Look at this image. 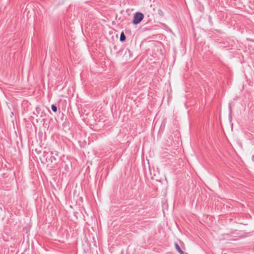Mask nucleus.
<instances>
[{"label":"nucleus","mask_w":254,"mask_h":254,"mask_svg":"<svg viewBox=\"0 0 254 254\" xmlns=\"http://www.w3.org/2000/svg\"><path fill=\"white\" fill-rule=\"evenodd\" d=\"M144 18V15L140 12H136L133 16L132 23L137 25L140 23Z\"/></svg>","instance_id":"nucleus-1"},{"label":"nucleus","mask_w":254,"mask_h":254,"mask_svg":"<svg viewBox=\"0 0 254 254\" xmlns=\"http://www.w3.org/2000/svg\"><path fill=\"white\" fill-rule=\"evenodd\" d=\"M51 109L54 112L56 113L57 112V107L56 105L52 104L51 105Z\"/></svg>","instance_id":"nucleus-6"},{"label":"nucleus","mask_w":254,"mask_h":254,"mask_svg":"<svg viewBox=\"0 0 254 254\" xmlns=\"http://www.w3.org/2000/svg\"><path fill=\"white\" fill-rule=\"evenodd\" d=\"M252 160L253 162H254V155H253L252 156Z\"/></svg>","instance_id":"nucleus-9"},{"label":"nucleus","mask_w":254,"mask_h":254,"mask_svg":"<svg viewBox=\"0 0 254 254\" xmlns=\"http://www.w3.org/2000/svg\"><path fill=\"white\" fill-rule=\"evenodd\" d=\"M127 54H128V55H129V58H130V57L132 56L131 52V51H130L129 49H128V48L126 49V51H125V54H124V55H125V56H126L127 57Z\"/></svg>","instance_id":"nucleus-5"},{"label":"nucleus","mask_w":254,"mask_h":254,"mask_svg":"<svg viewBox=\"0 0 254 254\" xmlns=\"http://www.w3.org/2000/svg\"><path fill=\"white\" fill-rule=\"evenodd\" d=\"M47 156L46 157V160L47 162H50L53 163L56 161V157L53 155V153H51L50 155L48 153L47 154Z\"/></svg>","instance_id":"nucleus-2"},{"label":"nucleus","mask_w":254,"mask_h":254,"mask_svg":"<svg viewBox=\"0 0 254 254\" xmlns=\"http://www.w3.org/2000/svg\"><path fill=\"white\" fill-rule=\"evenodd\" d=\"M158 14L161 16H163V15H164L163 11L160 9H158Z\"/></svg>","instance_id":"nucleus-7"},{"label":"nucleus","mask_w":254,"mask_h":254,"mask_svg":"<svg viewBox=\"0 0 254 254\" xmlns=\"http://www.w3.org/2000/svg\"><path fill=\"white\" fill-rule=\"evenodd\" d=\"M175 249H176V250L177 251V252L180 254H185L182 250V249H181L180 247L179 246V245H178V244L177 243H175Z\"/></svg>","instance_id":"nucleus-3"},{"label":"nucleus","mask_w":254,"mask_h":254,"mask_svg":"<svg viewBox=\"0 0 254 254\" xmlns=\"http://www.w3.org/2000/svg\"><path fill=\"white\" fill-rule=\"evenodd\" d=\"M126 39V36H125L124 33L123 32H122L120 35V40L121 42H124V41H125Z\"/></svg>","instance_id":"nucleus-4"},{"label":"nucleus","mask_w":254,"mask_h":254,"mask_svg":"<svg viewBox=\"0 0 254 254\" xmlns=\"http://www.w3.org/2000/svg\"><path fill=\"white\" fill-rule=\"evenodd\" d=\"M64 168L65 170H68V166L67 164H65Z\"/></svg>","instance_id":"nucleus-8"}]
</instances>
